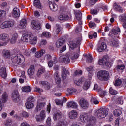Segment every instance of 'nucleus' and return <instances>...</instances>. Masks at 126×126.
Returning a JSON list of instances; mask_svg holds the SVG:
<instances>
[{"instance_id":"aec40b11","label":"nucleus","mask_w":126,"mask_h":126,"mask_svg":"<svg viewBox=\"0 0 126 126\" xmlns=\"http://www.w3.org/2000/svg\"><path fill=\"white\" fill-rule=\"evenodd\" d=\"M28 74L30 77H32L35 74V66L32 65L28 70Z\"/></svg>"},{"instance_id":"c9c22d12","label":"nucleus","mask_w":126,"mask_h":126,"mask_svg":"<svg viewBox=\"0 0 126 126\" xmlns=\"http://www.w3.org/2000/svg\"><path fill=\"white\" fill-rule=\"evenodd\" d=\"M45 107V103L44 102H41L37 104V105L36 107V110L37 112H39V111H40V110H42L43 108Z\"/></svg>"},{"instance_id":"a211bd4d","label":"nucleus","mask_w":126,"mask_h":126,"mask_svg":"<svg viewBox=\"0 0 126 126\" xmlns=\"http://www.w3.org/2000/svg\"><path fill=\"white\" fill-rule=\"evenodd\" d=\"M67 107L68 108H71L72 109H77L78 104L74 101H69L67 103Z\"/></svg>"},{"instance_id":"ddd939ff","label":"nucleus","mask_w":126,"mask_h":126,"mask_svg":"<svg viewBox=\"0 0 126 126\" xmlns=\"http://www.w3.org/2000/svg\"><path fill=\"white\" fill-rule=\"evenodd\" d=\"M49 7L51 10L54 12H56V11H57L58 9H59L58 5L54 3V0H52L50 2H49Z\"/></svg>"},{"instance_id":"72a5a7b5","label":"nucleus","mask_w":126,"mask_h":126,"mask_svg":"<svg viewBox=\"0 0 126 126\" xmlns=\"http://www.w3.org/2000/svg\"><path fill=\"white\" fill-rule=\"evenodd\" d=\"M8 99V95L6 92H4L2 94V103H6L7 100Z\"/></svg>"},{"instance_id":"2eb2a0df","label":"nucleus","mask_w":126,"mask_h":126,"mask_svg":"<svg viewBox=\"0 0 126 126\" xmlns=\"http://www.w3.org/2000/svg\"><path fill=\"white\" fill-rule=\"evenodd\" d=\"M31 28L34 30H40L41 29V26L37 23V22L34 20L31 21Z\"/></svg>"},{"instance_id":"09e8293b","label":"nucleus","mask_w":126,"mask_h":126,"mask_svg":"<svg viewBox=\"0 0 126 126\" xmlns=\"http://www.w3.org/2000/svg\"><path fill=\"white\" fill-rule=\"evenodd\" d=\"M3 54L5 58H9L10 57V51L9 50L3 51Z\"/></svg>"},{"instance_id":"5701e85b","label":"nucleus","mask_w":126,"mask_h":126,"mask_svg":"<svg viewBox=\"0 0 126 126\" xmlns=\"http://www.w3.org/2000/svg\"><path fill=\"white\" fill-rule=\"evenodd\" d=\"M30 35V33L29 32L24 34L21 37V40L22 42H26V43L29 42Z\"/></svg>"},{"instance_id":"e433bc0d","label":"nucleus","mask_w":126,"mask_h":126,"mask_svg":"<svg viewBox=\"0 0 126 126\" xmlns=\"http://www.w3.org/2000/svg\"><path fill=\"white\" fill-rule=\"evenodd\" d=\"M34 5L37 8H42V5L40 2V0H34Z\"/></svg>"},{"instance_id":"9d476101","label":"nucleus","mask_w":126,"mask_h":126,"mask_svg":"<svg viewBox=\"0 0 126 126\" xmlns=\"http://www.w3.org/2000/svg\"><path fill=\"white\" fill-rule=\"evenodd\" d=\"M79 105L82 109H86L89 107L88 101L85 99L82 98L79 102Z\"/></svg>"},{"instance_id":"a18cd8bd","label":"nucleus","mask_w":126,"mask_h":126,"mask_svg":"<svg viewBox=\"0 0 126 126\" xmlns=\"http://www.w3.org/2000/svg\"><path fill=\"white\" fill-rule=\"evenodd\" d=\"M103 90L102 89H98V92L100 97H103L107 94V92L106 91H102Z\"/></svg>"},{"instance_id":"49530a36","label":"nucleus","mask_w":126,"mask_h":126,"mask_svg":"<svg viewBox=\"0 0 126 126\" xmlns=\"http://www.w3.org/2000/svg\"><path fill=\"white\" fill-rule=\"evenodd\" d=\"M91 104H93L98 105V104H99V101L97 100L96 98L92 97L91 99Z\"/></svg>"},{"instance_id":"603ef678","label":"nucleus","mask_w":126,"mask_h":126,"mask_svg":"<svg viewBox=\"0 0 126 126\" xmlns=\"http://www.w3.org/2000/svg\"><path fill=\"white\" fill-rule=\"evenodd\" d=\"M120 31H121L120 28H117L116 29H114L112 30V33L114 35H117L118 33H120Z\"/></svg>"},{"instance_id":"393cba45","label":"nucleus","mask_w":126,"mask_h":126,"mask_svg":"<svg viewBox=\"0 0 126 126\" xmlns=\"http://www.w3.org/2000/svg\"><path fill=\"white\" fill-rule=\"evenodd\" d=\"M26 27V19H23L20 21V24L19 25V28L21 29H23Z\"/></svg>"},{"instance_id":"6e6552de","label":"nucleus","mask_w":126,"mask_h":126,"mask_svg":"<svg viewBox=\"0 0 126 126\" xmlns=\"http://www.w3.org/2000/svg\"><path fill=\"white\" fill-rule=\"evenodd\" d=\"M12 99L14 103H18V102L20 101L18 91H14L13 92L12 94Z\"/></svg>"},{"instance_id":"dca6fc26","label":"nucleus","mask_w":126,"mask_h":126,"mask_svg":"<svg viewBox=\"0 0 126 126\" xmlns=\"http://www.w3.org/2000/svg\"><path fill=\"white\" fill-rule=\"evenodd\" d=\"M78 116V113L76 110H71L69 113V118L71 119V120H75V119L77 118Z\"/></svg>"},{"instance_id":"4d7b16f0","label":"nucleus","mask_w":126,"mask_h":126,"mask_svg":"<svg viewBox=\"0 0 126 126\" xmlns=\"http://www.w3.org/2000/svg\"><path fill=\"white\" fill-rule=\"evenodd\" d=\"M12 124V120L11 119H8L5 123V126H11Z\"/></svg>"},{"instance_id":"4be33fe9","label":"nucleus","mask_w":126,"mask_h":126,"mask_svg":"<svg viewBox=\"0 0 126 126\" xmlns=\"http://www.w3.org/2000/svg\"><path fill=\"white\" fill-rule=\"evenodd\" d=\"M17 39H18V34L17 33H14L13 34L12 37L10 40V43L12 44H15L16 41H17Z\"/></svg>"},{"instance_id":"a19ab883","label":"nucleus","mask_w":126,"mask_h":126,"mask_svg":"<svg viewBox=\"0 0 126 126\" xmlns=\"http://www.w3.org/2000/svg\"><path fill=\"white\" fill-rule=\"evenodd\" d=\"M69 46L70 47V49L73 50V49H75V48H76V43H75V41H69Z\"/></svg>"},{"instance_id":"c85d7f7f","label":"nucleus","mask_w":126,"mask_h":126,"mask_svg":"<svg viewBox=\"0 0 126 126\" xmlns=\"http://www.w3.org/2000/svg\"><path fill=\"white\" fill-rule=\"evenodd\" d=\"M109 44L112 47H118L119 46V41L115 40L114 38H112L110 40Z\"/></svg>"},{"instance_id":"f03ea898","label":"nucleus","mask_w":126,"mask_h":126,"mask_svg":"<svg viewBox=\"0 0 126 126\" xmlns=\"http://www.w3.org/2000/svg\"><path fill=\"white\" fill-rule=\"evenodd\" d=\"M108 115V110L107 108H101L95 111L94 116L98 119H104Z\"/></svg>"},{"instance_id":"cd10ccee","label":"nucleus","mask_w":126,"mask_h":126,"mask_svg":"<svg viewBox=\"0 0 126 126\" xmlns=\"http://www.w3.org/2000/svg\"><path fill=\"white\" fill-rule=\"evenodd\" d=\"M63 43H64V40L63 38H60L57 41L56 46L57 48H61L63 45Z\"/></svg>"},{"instance_id":"2f4dec72","label":"nucleus","mask_w":126,"mask_h":126,"mask_svg":"<svg viewBox=\"0 0 126 126\" xmlns=\"http://www.w3.org/2000/svg\"><path fill=\"white\" fill-rule=\"evenodd\" d=\"M74 14L77 20H80V19H82V13L80 11H75Z\"/></svg>"},{"instance_id":"69168bd1","label":"nucleus","mask_w":126,"mask_h":126,"mask_svg":"<svg viewBox=\"0 0 126 126\" xmlns=\"http://www.w3.org/2000/svg\"><path fill=\"white\" fill-rule=\"evenodd\" d=\"M97 1H98V0H90L89 4V5H94Z\"/></svg>"},{"instance_id":"79ce46f5","label":"nucleus","mask_w":126,"mask_h":126,"mask_svg":"<svg viewBox=\"0 0 126 126\" xmlns=\"http://www.w3.org/2000/svg\"><path fill=\"white\" fill-rule=\"evenodd\" d=\"M32 89L29 86H25L22 87V91L23 92H30Z\"/></svg>"},{"instance_id":"13d9d810","label":"nucleus","mask_w":126,"mask_h":126,"mask_svg":"<svg viewBox=\"0 0 126 126\" xmlns=\"http://www.w3.org/2000/svg\"><path fill=\"white\" fill-rule=\"evenodd\" d=\"M55 126H66V124L64 121H60L56 124Z\"/></svg>"},{"instance_id":"0eeeda50","label":"nucleus","mask_w":126,"mask_h":126,"mask_svg":"<svg viewBox=\"0 0 126 126\" xmlns=\"http://www.w3.org/2000/svg\"><path fill=\"white\" fill-rule=\"evenodd\" d=\"M38 41V37L37 36L33 35L32 33H30V37L29 39V42L32 45H36Z\"/></svg>"},{"instance_id":"4468645a","label":"nucleus","mask_w":126,"mask_h":126,"mask_svg":"<svg viewBox=\"0 0 126 126\" xmlns=\"http://www.w3.org/2000/svg\"><path fill=\"white\" fill-rule=\"evenodd\" d=\"M0 40L4 41V43H6V45H7V43L9 42L10 38H9V35L6 33H3L0 35Z\"/></svg>"},{"instance_id":"412c9836","label":"nucleus","mask_w":126,"mask_h":126,"mask_svg":"<svg viewBox=\"0 0 126 126\" xmlns=\"http://www.w3.org/2000/svg\"><path fill=\"white\" fill-rule=\"evenodd\" d=\"M107 49V44L105 42L101 43V45L98 46V52H103Z\"/></svg>"},{"instance_id":"7c9ffc66","label":"nucleus","mask_w":126,"mask_h":126,"mask_svg":"<svg viewBox=\"0 0 126 126\" xmlns=\"http://www.w3.org/2000/svg\"><path fill=\"white\" fill-rule=\"evenodd\" d=\"M44 54H46V50L44 49H42L39 52H36L35 54V56L36 58H40L42 57Z\"/></svg>"},{"instance_id":"4c0bfd02","label":"nucleus","mask_w":126,"mask_h":126,"mask_svg":"<svg viewBox=\"0 0 126 126\" xmlns=\"http://www.w3.org/2000/svg\"><path fill=\"white\" fill-rule=\"evenodd\" d=\"M41 83L42 85L44 86V87L47 89V90H49V89H50V83H49V82H48L47 81H42Z\"/></svg>"},{"instance_id":"0e129e2a","label":"nucleus","mask_w":126,"mask_h":126,"mask_svg":"<svg viewBox=\"0 0 126 126\" xmlns=\"http://www.w3.org/2000/svg\"><path fill=\"white\" fill-rule=\"evenodd\" d=\"M125 65L121 64V65H118L117 66V69H119L120 70H123V69H125Z\"/></svg>"},{"instance_id":"5fc2aeb1","label":"nucleus","mask_w":126,"mask_h":126,"mask_svg":"<svg viewBox=\"0 0 126 126\" xmlns=\"http://www.w3.org/2000/svg\"><path fill=\"white\" fill-rule=\"evenodd\" d=\"M122 84V81L120 79H117L115 82H114V85L115 86H120Z\"/></svg>"},{"instance_id":"e2e57ef3","label":"nucleus","mask_w":126,"mask_h":126,"mask_svg":"<svg viewBox=\"0 0 126 126\" xmlns=\"http://www.w3.org/2000/svg\"><path fill=\"white\" fill-rule=\"evenodd\" d=\"M34 91L36 92H38V93H41V92H43V89L39 88L37 86H35Z\"/></svg>"},{"instance_id":"473e14b6","label":"nucleus","mask_w":126,"mask_h":126,"mask_svg":"<svg viewBox=\"0 0 126 126\" xmlns=\"http://www.w3.org/2000/svg\"><path fill=\"white\" fill-rule=\"evenodd\" d=\"M54 76L55 77V82L57 84H60L61 83V78L59 76V72L56 71L54 73Z\"/></svg>"},{"instance_id":"3c124183","label":"nucleus","mask_w":126,"mask_h":126,"mask_svg":"<svg viewBox=\"0 0 126 126\" xmlns=\"http://www.w3.org/2000/svg\"><path fill=\"white\" fill-rule=\"evenodd\" d=\"M42 36L45 38H50L51 37V33L48 32H44L42 33Z\"/></svg>"},{"instance_id":"7ed1b4c3","label":"nucleus","mask_w":126,"mask_h":126,"mask_svg":"<svg viewBox=\"0 0 126 126\" xmlns=\"http://www.w3.org/2000/svg\"><path fill=\"white\" fill-rule=\"evenodd\" d=\"M11 60L13 63L19 64L24 61V57L23 55L20 54L17 55L14 54L11 56Z\"/></svg>"},{"instance_id":"58836bf2","label":"nucleus","mask_w":126,"mask_h":126,"mask_svg":"<svg viewBox=\"0 0 126 126\" xmlns=\"http://www.w3.org/2000/svg\"><path fill=\"white\" fill-rule=\"evenodd\" d=\"M84 80L83 78H81L79 80H75L74 81V83H75V84H76L78 86H80V85H82V83L83 82Z\"/></svg>"},{"instance_id":"1a4fd4ad","label":"nucleus","mask_w":126,"mask_h":126,"mask_svg":"<svg viewBox=\"0 0 126 126\" xmlns=\"http://www.w3.org/2000/svg\"><path fill=\"white\" fill-rule=\"evenodd\" d=\"M34 101V97L30 96L28 98V101L26 103V107L27 109H32L34 107V104L32 102Z\"/></svg>"},{"instance_id":"c756f323","label":"nucleus","mask_w":126,"mask_h":126,"mask_svg":"<svg viewBox=\"0 0 126 126\" xmlns=\"http://www.w3.org/2000/svg\"><path fill=\"white\" fill-rule=\"evenodd\" d=\"M69 74L68 70H66V68H63L62 71V77L63 79H65L66 78L67 75Z\"/></svg>"},{"instance_id":"f3484780","label":"nucleus","mask_w":126,"mask_h":126,"mask_svg":"<svg viewBox=\"0 0 126 126\" xmlns=\"http://www.w3.org/2000/svg\"><path fill=\"white\" fill-rule=\"evenodd\" d=\"M119 20L121 21L123 27L126 29V15H122L119 16Z\"/></svg>"},{"instance_id":"37998d69","label":"nucleus","mask_w":126,"mask_h":126,"mask_svg":"<svg viewBox=\"0 0 126 126\" xmlns=\"http://www.w3.org/2000/svg\"><path fill=\"white\" fill-rule=\"evenodd\" d=\"M90 87V81H86L83 86V89L87 90Z\"/></svg>"},{"instance_id":"423d86ee","label":"nucleus","mask_w":126,"mask_h":126,"mask_svg":"<svg viewBox=\"0 0 126 126\" xmlns=\"http://www.w3.org/2000/svg\"><path fill=\"white\" fill-rule=\"evenodd\" d=\"M72 16L70 13L67 14H64L61 15L59 17V19L60 20H62L63 21H67V20H71Z\"/></svg>"},{"instance_id":"f257e3e1","label":"nucleus","mask_w":126,"mask_h":126,"mask_svg":"<svg viewBox=\"0 0 126 126\" xmlns=\"http://www.w3.org/2000/svg\"><path fill=\"white\" fill-rule=\"evenodd\" d=\"M79 120L82 123H87L86 126H94L96 118L94 116H89L87 113L82 112L79 116Z\"/></svg>"},{"instance_id":"39448f33","label":"nucleus","mask_w":126,"mask_h":126,"mask_svg":"<svg viewBox=\"0 0 126 126\" xmlns=\"http://www.w3.org/2000/svg\"><path fill=\"white\" fill-rule=\"evenodd\" d=\"M15 24V21L14 20H11L10 21H7L3 22L0 25L1 28L2 29H4V28H9V27H12Z\"/></svg>"},{"instance_id":"c03bdc74","label":"nucleus","mask_w":126,"mask_h":126,"mask_svg":"<svg viewBox=\"0 0 126 126\" xmlns=\"http://www.w3.org/2000/svg\"><path fill=\"white\" fill-rule=\"evenodd\" d=\"M39 116H40V118L42 119V120L44 121L45 119H46V111L45 110H42L39 114Z\"/></svg>"},{"instance_id":"774afa93","label":"nucleus","mask_w":126,"mask_h":126,"mask_svg":"<svg viewBox=\"0 0 126 126\" xmlns=\"http://www.w3.org/2000/svg\"><path fill=\"white\" fill-rule=\"evenodd\" d=\"M113 62H106L105 63V65H106V66H107V67H111L112 66V65H113Z\"/></svg>"},{"instance_id":"052dcab7","label":"nucleus","mask_w":126,"mask_h":126,"mask_svg":"<svg viewBox=\"0 0 126 126\" xmlns=\"http://www.w3.org/2000/svg\"><path fill=\"white\" fill-rule=\"evenodd\" d=\"M109 92L110 93V94H111L112 95H116V94H118V92L113 89H112V88H111L109 89Z\"/></svg>"},{"instance_id":"680f3d73","label":"nucleus","mask_w":126,"mask_h":126,"mask_svg":"<svg viewBox=\"0 0 126 126\" xmlns=\"http://www.w3.org/2000/svg\"><path fill=\"white\" fill-rule=\"evenodd\" d=\"M46 124L47 126H51L52 125V119H51V117H48L46 120Z\"/></svg>"},{"instance_id":"bf43d9fd","label":"nucleus","mask_w":126,"mask_h":126,"mask_svg":"<svg viewBox=\"0 0 126 126\" xmlns=\"http://www.w3.org/2000/svg\"><path fill=\"white\" fill-rule=\"evenodd\" d=\"M44 61H49V60H51L52 59V56L49 54H46L44 56Z\"/></svg>"},{"instance_id":"bb28decb","label":"nucleus","mask_w":126,"mask_h":126,"mask_svg":"<svg viewBox=\"0 0 126 126\" xmlns=\"http://www.w3.org/2000/svg\"><path fill=\"white\" fill-rule=\"evenodd\" d=\"M56 28L55 30V33H56V34H60L62 33L63 30V29L61 27V25L58 24L56 25Z\"/></svg>"},{"instance_id":"f8f14e48","label":"nucleus","mask_w":126,"mask_h":126,"mask_svg":"<svg viewBox=\"0 0 126 126\" xmlns=\"http://www.w3.org/2000/svg\"><path fill=\"white\" fill-rule=\"evenodd\" d=\"M53 117L54 121H59L63 118V113L60 111L57 110L54 112Z\"/></svg>"},{"instance_id":"de8ad7c7","label":"nucleus","mask_w":126,"mask_h":126,"mask_svg":"<svg viewBox=\"0 0 126 126\" xmlns=\"http://www.w3.org/2000/svg\"><path fill=\"white\" fill-rule=\"evenodd\" d=\"M47 40L45 39H41L39 43L38 44V46L39 47H43L44 46H46L47 45Z\"/></svg>"},{"instance_id":"ea45409f","label":"nucleus","mask_w":126,"mask_h":126,"mask_svg":"<svg viewBox=\"0 0 126 126\" xmlns=\"http://www.w3.org/2000/svg\"><path fill=\"white\" fill-rule=\"evenodd\" d=\"M122 114V111L119 109H116L113 111V114L115 117H119Z\"/></svg>"},{"instance_id":"6ab92c4d","label":"nucleus","mask_w":126,"mask_h":126,"mask_svg":"<svg viewBox=\"0 0 126 126\" xmlns=\"http://www.w3.org/2000/svg\"><path fill=\"white\" fill-rule=\"evenodd\" d=\"M0 75L2 77V78H4L5 79L7 76V74L6 73V68L5 67H1L0 69Z\"/></svg>"},{"instance_id":"6e6d98bb","label":"nucleus","mask_w":126,"mask_h":126,"mask_svg":"<svg viewBox=\"0 0 126 126\" xmlns=\"http://www.w3.org/2000/svg\"><path fill=\"white\" fill-rule=\"evenodd\" d=\"M67 91L69 94H71L75 93L77 90L74 88H70L67 89Z\"/></svg>"},{"instance_id":"338daca9","label":"nucleus","mask_w":126,"mask_h":126,"mask_svg":"<svg viewBox=\"0 0 126 126\" xmlns=\"http://www.w3.org/2000/svg\"><path fill=\"white\" fill-rule=\"evenodd\" d=\"M106 63V61H104L103 59H99L98 61V64L100 65H105V63Z\"/></svg>"},{"instance_id":"20e7f679","label":"nucleus","mask_w":126,"mask_h":126,"mask_svg":"<svg viewBox=\"0 0 126 126\" xmlns=\"http://www.w3.org/2000/svg\"><path fill=\"white\" fill-rule=\"evenodd\" d=\"M109 76L110 74L107 71L101 70L97 73V77L101 81H107L109 80Z\"/></svg>"},{"instance_id":"f704fd0d","label":"nucleus","mask_w":126,"mask_h":126,"mask_svg":"<svg viewBox=\"0 0 126 126\" xmlns=\"http://www.w3.org/2000/svg\"><path fill=\"white\" fill-rule=\"evenodd\" d=\"M45 72L46 70L45 68L41 67L38 69L36 75L37 76H38V77H40L41 76V75L43 74V73H45Z\"/></svg>"},{"instance_id":"a878e982","label":"nucleus","mask_w":126,"mask_h":126,"mask_svg":"<svg viewBox=\"0 0 126 126\" xmlns=\"http://www.w3.org/2000/svg\"><path fill=\"white\" fill-rule=\"evenodd\" d=\"M114 9H115L116 11H118V12L122 13L124 11V9H123V8L121 7L119 4H117L116 3H114Z\"/></svg>"},{"instance_id":"864d4df0","label":"nucleus","mask_w":126,"mask_h":126,"mask_svg":"<svg viewBox=\"0 0 126 126\" xmlns=\"http://www.w3.org/2000/svg\"><path fill=\"white\" fill-rule=\"evenodd\" d=\"M79 57V53H73L72 55H71V60H75V59H77Z\"/></svg>"},{"instance_id":"9b49d317","label":"nucleus","mask_w":126,"mask_h":126,"mask_svg":"<svg viewBox=\"0 0 126 126\" xmlns=\"http://www.w3.org/2000/svg\"><path fill=\"white\" fill-rule=\"evenodd\" d=\"M60 63H70V59L68 56H62L59 58Z\"/></svg>"},{"instance_id":"b1692460","label":"nucleus","mask_w":126,"mask_h":126,"mask_svg":"<svg viewBox=\"0 0 126 126\" xmlns=\"http://www.w3.org/2000/svg\"><path fill=\"white\" fill-rule=\"evenodd\" d=\"M12 15L15 18L19 17V16H20V11L19 10V9L17 8H14L13 9Z\"/></svg>"},{"instance_id":"8fccbe9b","label":"nucleus","mask_w":126,"mask_h":126,"mask_svg":"<svg viewBox=\"0 0 126 126\" xmlns=\"http://www.w3.org/2000/svg\"><path fill=\"white\" fill-rule=\"evenodd\" d=\"M35 118L36 122L38 123H41V122H43V121H44L42 117H41L40 114L35 115Z\"/></svg>"}]
</instances>
